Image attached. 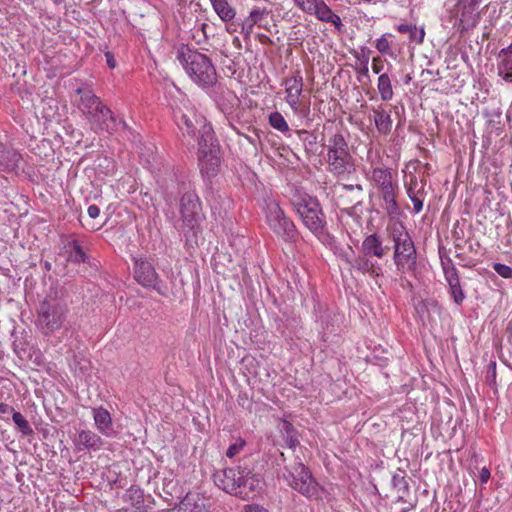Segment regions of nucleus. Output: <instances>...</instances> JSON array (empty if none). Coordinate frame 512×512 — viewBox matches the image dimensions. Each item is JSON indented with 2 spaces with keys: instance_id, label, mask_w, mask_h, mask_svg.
<instances>
[{
  "instance_id": "nucleus-1",
  "label": "nucleus",
  "mask_w": 512,
  "mask_h": 512,
  "mask_svg": "<svg viewBox=\"0 0 512 512\" xmlns=\"http://www.w3.org/2000/svg\"><path fill=\"white\" fill-rule=\"evenodd\" d=\"M173 114L183 137L188 139L187 144H192L195 140L198 141V160L201 172L208 178L216 176L221 164L220 145L214 139L211 125L206 123L203 115L196 112L195 107L188 99L183 98L173 108Z\"/></svg>"
},
{
  "instance_id": "nucleus-23",
  "label": "nucleus",
  "mask_w": 512,
  "mask_h": 512,
  "mask_svg": "<svg viewBox=\"0 0 512 512\" xmlns=\"http://www.w3.org/2000/svg\"><path fill=\"white\" fill-rule=\"evenodd\" d=\"M396 189L397 188H392L380 191V206L391 219H395L400 215V207L396 201Z\"/></svg>"
},
{
  "instance_id": "nucleus-51",
  "label": "nucleus",
  "mask_w": 512,
  "mask_h": 512,
  "mask_svg": "<svg viewBox=\"0 0 512 512\" xmlns=\"http://www.w3.org/2000/svg\"><path fill=\"white\" fill-rule=\"evenodd\" d=\"M244 512H267V510L259 505L253 504V505H246L244 507Z\"/></svg>"
},
{
  "instance_id": "nucleus-34",
  "label": "nucleus",
  "mask_w": 512,
  "mask_h": 512,
  "mask_svg": "<svg viewBox=\"0 0 512 512\" xmlns=\"http://www.w3.org/2000/svg\"><path fill=\"white\" fill-rule=\"evenodd\" d=\"M391 38H393V35L391 33H385L376 40L375 47L381 54L390 56L393 55V52L391 50Z\"/></svg>"
},
{
  "instance_id": "nucleus-47",
  "label": "nucleus",
  "mask_w": 512,
  "mask_h": 512,
  "mask_svg": "<svg viewBox=\"0 0 512 512\" xmlns=\"http://www.w3.org/2000/svg\"><path fill=\"white\" fill-rule=\"evenodd\" d=\"M383 67V60L379 56L372 59V70L375 74H380Z\"/></svg>"
},
{
  "instance_id": "nucleus-49",
  "label": "nucleus",
  "mask_w": 512,
  "mask_h": 512,
  "mask_svg": "<svg viewBox=\"0 0 512 512\" xmlns=\"http://www.w3.org/2000/svg\"><path fill=\"white\" fill-rule=\"evenodd\" d=\"M416 186H417V180L416 179L414 181L411 180L410 185L407 187V195H408L409 198L413 197V195L422 194V190L421 189L415 191V187Z\"/></svg>"
},
{
  "instance_id": "nucleus-37",
  "label": "nucleus",
  "mask_w": 512,
  "mask_h": 512,
  "mask_svg": "<svg viewBox=\"0 0 512 512\" xmlns=\"http://www.w3.org/2000/svg\"><path fill=\"white\" fill-rule=\"evenodd\" d=\"M341 189L353 193L352 201L354 202L353 203L354 206L361 204V202H362L361 197H362V194H363V187H362V185H360V184H355V185H352V184H349V185L348 184H342L341 185Z\"/></svg>"
},
{
  "instance_id": "nucleus-55",
  "label": "nucleus",
  "mask_w": 512,
  "mask_h": 512,
  "mask_svg": "<svg viewBox=\"0 0 512 512\" xmlns=\"http://www.w3.org/2000/svg\"><path fill=\"white\" fill-rule=\"evenodd\" d=\"M359 72L362 76L369 79V69L368 64H361V68L359 69Z\"/></svg>"
},
{
  "instance_id": "nucleus-25",
  "label": "nucleus",
  "mask_w": 512,
  "mask_h": 512,
  "mask_svg": "<svg viewBox=\"0 0 512 512\" xmlns=\"http://www.w3.org/2000/svg\"><path fill=\"white\" fill-rule=\"evenodd\" d=\"M372 181L379 191L398 188L397 184L393 182L391 171L387 168L377 167L373 169Z\"/></svg>"
},
{
  "instance_id": "nucleus-53",
  "label": "nucleus",
  "mask_w": 512,
  "mask_h": 512,
  "mask_svg": "<svg viewBox=\"0 0 512 512\" xmlns=\"http://www.w3.org/2000/svg\"><path fill=\"white\" fill-rule=\"evenodd\" d=\"M479 478H480L481 483H487V481L490 478V471H489V469L486 468V467H483L481 469V471H480Z\"/></svg>"
},
{
  "instance_id": "nucleus-44",
  "label": "nucleus",
  "mask_w": 512,
  "mask_h": 512,
  "mask_svg": "<svg viewBox=\"0 0 512 512\" xmlns=\"http://www.w3.org/2000/svg\"><path fill=\"white\" fill-rule=\"evenodd\" d=\"M425 31L423 28L417 29L416 26H414V29L409 34V38L411 41H415L418 44H421L424 40Z\"/></svg>"
},
{
  "instance_id": "nucleus-11",
  "label": "nucleus",
  "mask_w": 512,
  "mask_h": 512,
  "mask_svg": "<svg viewBox=\"0 0 512 512\" xmlns=\"http://www.w3.org/2000/svg\"><path fill=\"white\" fill-rule=\"evenodd\" d=\"M180 212L184 229L194 231L200 218L198 198L193 193H185L180 200Z\"/></svg>"
},
{
  "instance_id": "nucleus-4",
  "label": "nucleus",
  "mask_w": 512,
  "mask_h": 512,
  "mask_svg": "<svg viewBox=\"0 0 512 512\" xmlns=\"http://www.w3.org/2000/svg\"><path fill=\"white\" fill-rule=\"evenodd\" d=\"M386 231L393 244V262L397 272L414 273L418 254L408 229L403 222L395 221L387 225Z\"/></svg>"
},
{
  "instance_id": "nucleus-40",
  "label": "nucleus",
  "mask_w": 512,
  "mask_h": 512,
  "mask_svg": "<svg viewBox=\"0 0 512 512\" xmlns=\"http://www.w3.org/2000/svg\"><path fill=\"white\" fill-rule=\"evenodd\" d=\"M298 135L300 139L309 146L315 145L317 143V137L313 132H309L307 130H299Z\"/></svg>"
},
{
  "instance_id": "nucleus-22",
  "label": "nucleus",
  "mask_w": 512,
  "mask_h": 512,
  "mask_svg": "<svg viewBox=\"0 0 512 512\" xmlns=\"http://www.w3.org/2000/svg\"><path fill=\"white\" fill-rule=\"evenodd\" d=\"M370 257L364 256H357L354 259L350 260L349 258H346V262L355 270L363 273L368 274L373 278L379 277L382 275V269L379 266H376L374 262H372Z\"/></svg>"
},
{
  "instance_id": "nucleus-41",
  "label": "nucleus",
  "mask_w": 512,
  "mask_h": 512,
  "mask_svg": "<svg viewBox=\"0 0 512 512\" xmlns=\"http://www.w3.org/2000/svg\"><path fill=\"white\" fill-rule=\"evenodd\" d=\"M268 13L265 12L264 10H260V9H253L251 12H250V16H249V21H250V28L257 24V25H261V20L262 18L264 17V15H267Z\"/></svg>"
},
{
  "instance_id": "nucleus-30",
  "label": "nucleus",
  "mask_w": 512,
  "mask_h": 512,
  "mask_svg": "<svg viewBox=\"0 0 512 512\" xmlns=\"http://www.w3.org/2000/svg\"><path fill=\"white\" fill-rule=\"evenodd\" d=\"M66 248L68 249V259L74 263H85L88 260L87 255L83 251L77 240L69 241Z\"/></svg>"
},
{
  "instance_id": "nucleus-21",
  "label": "nucleus",
  "mask_w": 512,
  "mask_h": 512,
  "mask_svg": "<svg viewBox=\"0 0 512 512\" xmlns=\"http://www.w3.org/2000/svg\"><path fill=\"white\" fill-rule=\"evenodd\" d=\"M92 414L97 430L106 437H112L115 431L108 410L103 407H97L92 409Z\"/></svg>"
},
{
  "instance_id": "nucleus-17",
  "label": "nucleus",
  "mask_w": 512,
  "mask_h": 512,
  "mask_svg": "<svg viewBox=\"0 0 512 512\" xmlns=\"http://www.w3.org/2000/svg\"><path fill=\"white\" fill-rule=\"evenodd\" d=\"M23 163L21 154L13 148L0 144V170L17 172Z\"/></svg>"
},
{
  "instance_id": "nucleus-15",
  "label": "nucleus",
  "mask_w": 512,
  "mask_h": 512,
  "mask_svg": "<svg viewBox=\"0 0 512 512\" xmlns=\"http://www.w3.org/2000/svg\"><path fill=\"white\" fill-rule=\"evenodd\" d=\"M389 250L388 246L383 245L381 236L377 233L365 237L361 244V252L366 257L383 258Z\"/></svg>"
},
{
  "instance_id": "nucleus-36",
  "label": "nucleus",
  "mask_w": 512,
  "mask_h": 512,
  "mask_svg": "<svg viewBox=\"0 0 512 512\" xmlns=\"http://www.w3.org/2000/svg\"><path fill=\"white\" fill-rule=\"evenodd\" d=\"M336 320L337 316L332 315L331 313H324L320 316H317V321L320 323L324 334L334 331L333 322Z\"/></svg>"
},
{
  "instance_id": "nucleus-28",
  "label": "nucleus",
  "mask_w": 512,
  "mask_h": 512,
  "mask_svg": "<svg viewBox=\"0 0 512 512\" xmlns=\"http://www.w3.org/2000/svg\"><path fill=\"white\" fill-rule=\"evenodd\" d=\"M374 122L377 130L382 134H388L391 131L392 119L388 112L383 109L374 110Z\"/></svg>"
},
{
  "instance_id": "nucleus-43",
  "label": "nucleus",
  "mask_w": 512,
  "mask_h": 512,
  "mask_svg": "<svg viewBox=\"0 0 512 512\" xmlns=\"http://www.w3.org/2000/svg\"><path fill=\"white\" fill-rule=\"evenodd\" d=\"M486 382L492 386L496 382V362H490L486 371Z\"/></svg>"
},
{
  "instance_id": "nucleus-18",
  "label": "nucleus",
  "mask_w": 512,
  "mask_h": 512,
  "mask_svg": "<svg viewBox=\"0 0 512 512\" xmlns=\"http://www.w3.org/2000/svg\"><path fill=\"white\" fill-rule=\"evenodd\" d=\"M286 86V102L291 108L296 109L299 105V98L303 91V78L299 72L284 81Z\"/></svg>"
},
{
  "instance_id": "nucleus-42",
  "label": "nucleus",
  "mask_w": 512,
  "mask_h": 512,
  "mask_svg": "<svg viewBox=\"0 0 512 512\" xmlns=\"http://www.w3.org/2000/svg\"><path fill=\"white\" fill-rule=\"evenodd\" d=\"M500 58L501 61L497 66L498 74H502L504 72H512V58L506 56Z\"/></svg>"
},
{
  "instance_id": "nucleus-50",
  "label": "nucleus",
  "mask_w": 512,
  "mask_h": 512,
  "mask_svg": "<svg viewBox=\"0 0 512 512\" xmlns=\"http://www.w3.org/2000/svg\"><path fill=\"white\" fill-rule=\"evenodd\" d=\"M87 212H88V215H89V217H90L91 219H95V218H97V217L99 216V214H100V209H99V207H98L97 205H94V204H93V205H90V206L88 207Z\"/></svg>"
},
{
  "instance_id": "nucleus-48",
  "label": "nucleus",
  "mask_w": 512,
  "mask_h": 512,
  "mask_svg": "<svg viewBox=\"0 0 512 512\" xmlns=\"http://www.w3.org/2000/svg\"><path fill=\"white\" fill-rule=\"evenodd\" d=\"M369 54L370 50L367 47H362L360 53L357 55L358 60L361 61V64L369 63Z\"/></svg>"
},
{
  "instance_id": "nucleus-35",
  "label": "nucleus",
  "mask_w": 512,
  "mask_h": 512,
  "mask_svg": "<svg viewBox=\"0 0 512 512\" xmlns=\"http://www.w3.org/2000/svg\"><path fill=\"white\" fill-rule=\"evenodd\" d=\"M12 420L22 434L31 435L33 433L29 422L20 412H14L12 415Z\"/></svg>"
},
{
  "instance_id": "nucleus-24",
  "label": "nucleus",
  "mask_w": 512,
  "mask_h": 512,
  "mask_svg": "<svg viewBox=\"0 0 512 512\" xmlns=\"http://www.w3.org/2000/svg\"><path fill=\"white\" fill-rule=\"evenodd\" d=\"M182 491L179 482L174 477H165L162 482V493L160 496L169 504L176 505L175 500L180 499Z\"/></svg>"
},
{
  "instance_id": "nucleus-31",
  "label": "nucleus",
  "mask_w": 512,
  "mask_h": 512,
  "mask_svg": "<svg viewBox=\"0 0 512 512\" xmlns=\"http://www.w3.org/2000/svg\"><path fill=\"white\" fill-rule=\"evenodd\" d=\"M229 441V446L226 449V457L234 458L246 451L247 442L244 438L231 436Z\"/></svg>"
},
{
  "instance_id": "nucleus-29",
  "label": "nucleus",
  "mask_w": 512,
  "mask_h": 512,
  "mask_svg": "<svg viewBox=\"0 0 512 512\" xmlns=\"http://www.w3.org/2000/svg\"><path fill=\"white\" fill-rule=\"evenodd\" d=\"M377 88L383 101H389L393 98L394 93L391 79L387 73L380 74L378 77Z\"/></svg>"
},
{
  "instance_id": "nucleus-32",
  "label": "nucleus",
  "mask_w": 512,
  "mask_h": 512,
  "mask_svg": "<svg viewBox=\"0 0 512 512\" xmlns=\"http://www.w3.org/2000/svg\"><path fill=\"white\" fill-rule=\"evenodd\" d=\"M124 500L135 507L141 505L144 502L143 490L139 486L132 485L126 490Z\"/></svg>"
},
{
  "instance_id": "nucleus-9",
  "label": "nucleus",
  "mask_w": 512,
  "mask_h": 512,
  "mask_svg": "<svg viewBox=\"0 0 512 512\" xmlns=\"http://www.w3.org/2000/svg\"><path fill=\"white\" fill-rule=\"evenodd\" d=\"M264 212L269 228L284 241H295L298 231L293 221L287 217L277 200L272 197L264 199Z\"/></svg>"
},
{
  "instance_id": "nucleus-2",
  "label": "nucleus",
  "mask_w": 512,
  "mask_h": 512,
  "mask_svg": "<svg viewBox=\"0 0 512 512\" xmlns=\"http://www.w3.org/2000/svg\"><path fill=\"white\" fill-rule=\"evenodd\" d=\"M76 93L80 95L78 108L85 115L93 131L113 133L120 126L126 127L125 121L117 120L110 108L91 90L77 88Z\"/></svg>"
},
{
  "instance_id": "nucleus-13",
  "label": "nucleus",
  "mask_w": 512,
  "mask_h": 512,
  "mask_svg": "<svg viewBox=\"0 0 512 512\" xmlns=\"http://www.w3.org/2000/svg\"><path fill=\"white\" fill-rule=\"evenodd\" d=\"M442 267L445 279L449 285V293L453 298L454 302L457 305H461L464 302L466 295L460 285L458 270L454 266L452 260L449 258L447 259V261H442Z\"/></svg>"
},
{
  "instance_id": "nucleus-57",
  "label": "nucleus",
  "mask_w": 512,
  "mask_h": 512,
  "mask_svg": "<svg viewBox=\"0 0 512 512\" xmlns=\"http://www.w3.org/2000/svg\"><path fill=\"white\" fill-rule=\"evenodd\" d=\"M502 79L506 82H512V72H504L502 74H498Z\"/></svg>"
},
{
  "instance_id": "nucleus-58",
  "label": "nucleus",
  "mask_w": 512,
  "mask_h": 512,
  "mask_svg": "<svg viewBox=\"0 0 512 512\" xmlns=\"http://www.w3.org/2000/svg\"><path fill=\"white\" fill-rule=\"evenodd\" d=\"M45 268L47 270H50L51 269V264L49 262H45Z\"/></svg>"
},
{
  "instance_id": "nucleus-8",
  "label": "nucleus",
  "mask_w": 512,
  "mask_h": 512,
  "mask_svg": "<svg viewBox=\"0 0 512 512\" xmlns=\"http://www.w3.org/2000/svg\"><path fill=\"white\" fill-rule=\"evenodd\" d=\"M67 313L68 307L64 300L49 294L39 303L35 324L43 335H52L63 327Z\"/></svg>"
},
{
  "instance_id": "nucleus-6",
  "label": "nucleus",
  "mask_w": 512,
  "mask_h": 512,
  "mask_svg": "<svg viewBox=\"0 0 512 512\" xmlns=\"http://www.w3.org/2000/svg\"><path fill=\"white\" fill-rule=\"evenodd\" d=\"M326 149V169L329 173L339 179H347L356 171L354 158L350 153L348 143L340 132L332 134L327 143L323 144Z\"/></svg>"
},
{
  "instance_id": "nucleus-26",
  "label": "nucleus",
  "mask_w": 512,
  "mask_h": 512,
  "mask_svg": "<svg viewBox=\"0 0 512 512\" xmlns=\"http://www.w3.org/2000/svg\"><path fill=\"white\" fill-rule=\"evenodd\" d=\"M392 487L398 493V502L406 503V496L409 494V484L403 471L394 473L391 479Z\"/></svg>"
},
{
  "instance_id": "nucleus-12",
  "label": "nucleus",
  "mask_w": 512,
  "mask_h": 512,
  "mask_svg": "<svg viewBox=\"0 0 512 512\" xmlns=\"http://www.w3.org/2000/svg\"><path fill=\"white\" fill-rule=\"evenodd\" d=\"M232 474V484L226 482V493L233 494L243 500L253 499L255 497V488L258 486V481L253 477L245 478L243 473H238L239 476L235 478L236 474L233 470H229Z\"/></svg>"
},
{
  "instance_id": "nucleus-10",
  "label": "nucleus",
  "mask_w": 512,
  "mask_h": 512,
  "mask_svg": "<svg viewBox=\"0 0 512 512\" xmlns=\"http://www.w3.org/2000/svg\"><path fill=\"white\" fill-rule=\"evenodd\" d=\"M134 278L144 288L155 290L161 295L165 294L166 288L150 262L136 260Z\"/></svg>"
},
{
  "instance_id": "nucleus-20",
  "label": "nucleus",
  "mask_w": 512,
  "mask_h": 512,
  "mask_svg": "<svg viewBox=\"0 0 512 512\" xmlns=\"http://www.w3.org/2000/svg\"><path fill=\"white\" fill-rule=\"evenodd\" d=\"M311 15H314L321 22L331 23L337 31H341L343 28L341 18L323 0H318Z\"/></svg>"
},
{
  "instance_id": "nucleus-39",
  "label": "nucleus",
  "mask_w": 512,
  "mask_h": 512,
  "mask_svg": "<svg viewBox=\"0 0 512 512\" xmlns=\"http://www.w3.org/2000/svg\"><path fill=\"white\" fill-rule=\"evenodd\" d=\"M296 6L307 14H312V10L318 0H294Z\"/></svg>"
},
{
  "instance_id": "nucleus-7",
  "label": "nucleus",
  "mask_w": 512,
  "mask_h": 512,
  "mask_svg": "<svg viewBox=\"0 0 512 512\" xmlns=\"http://www.w3.org/2000/svg\"><path fill=\"white\" fill-rule=\"evenodd\" d=\"M177 58L195 83L201 86H210L215 83V68L205 54L188 45H182L178 49Z\"/></svg>"
},
{
  "instance_id": "nucleus-19",
  "label": "nucleus",
  "mask_w": 512,
  "mask_h": 512,
  "mask_svg": "<svg viewBox=\"0 0 512 512\" xmlns=\"http://www.w3.org/2000/svg\"><path fill=\"white\" fill-rule=\"evenodd\" d=\"M176 512H208L206 499L198 493L188 492L178 504Z\"/></svg>"
},
{
  "instance_id": "nucleus-45",
  "label": "nucleus",
  "mask_w": 512,
  "mask_h": 512,
  "mask_svg": "<svg viewBox=\"0 0 512 512\" xmlns=\"http://www.w3.org/2000/svg\"><path fill=\"white\" fill-rule=\"evenodd\" d=\"M212 6L219 16V18L224 21V0H210Z\"/></svg>"
},
{
  "instance_id": "nucleus-59",
  "label": "nucleus",
  "mask_w": 512,
  "mask_h": 512,
  "mask_svg": "<svg viewBox=\"0 0 512 512\" xmlns=\"http://www.w3.org/2000/svg\"><path fill=\"white\" fill-rule=\"evenodd\" d=\"M225 477H226V479L230 478V475H228V473L226 472Z\"/></svg>"
},
{
  "instance_id": "nucleus-27",
  "label": "nucleus",
  "mask_w": 512,
  "mask_h": 512,
  "mask_svg": "<svg viewBox=\"0 0 512 512\" xmlns=\"http://www.w3.org/2000/svg\"><path fill=\"white\" fill-rule=\"evenodd\" d=\"M278 428L284 437L286 445L291 449H295L299 445V440L294 426L287 420H282Z\"/></svg>"
},
{
  "instance_id": "nucleus-33",
  "label": "nucleus",
  "mask_w": 512,
  "mask_h": 512,
  "mask_svg": "<svg viewBox=\"0 0 512 512\" xmlns=\"http://www.w3.org/2000/svg\"><path fill=\"white\" fill-rule=\"evenodd\" d=\"M269 124L281 133L287 134L290 132L289 125L283 115L278 112H272L269 115Z\"/></svg>"
},
{
  "instance_id": "nucleus-46",
  "label": "nucleus",
  "mask_w": 512,
  "mask_h": 512,
  "mask_svg": "<svg viewBox=\"0 0 512 512\" xmlns=\"http://www.w3.org/2000/svg\"><path fill=\"white\" fill-rule=\"evenodd\" d=\"M413 203V210L416 214H418L423 208V199L421 194L413 195V197L409 198Z\"/></svg>"
},
{
  "instance_id": "nucleus-3",
  "label": "nucleus",
  "mask_w": 512,
  "mask_h": 512,
  "mask_svg": "<svg viewBox=\"0 0 512 512\" xmlns=\"http://www.w3.org/2000/svg\"><path fill=\"white\" fill-rule=\"evenodd\" d=\"M291 204L303 225L323 244L331 242L327 230V221L319 201L309 194L296 190L291 197Z\"/></svg>"
},
{
  "instance_id": "nucleus-38",
  "label": "nucleus",
  "mask_w": 512,
  "mask_h": 512,
  "mask_svg": "<svg viewBox=\"0 0 512 512\" xmlns=\"http://www.w3.org/2000/svg\"><path fill=\"white\" fill-rule=\"evenodd\" d=\"M494 271L505 279H512V268L502 263L493 264Z\"/></svg>"
},
{
  "instance_id": "nucleus-14",
  "label": "nucleus",
  "mask_w": 512,
  "mask_h": 512,
  "mask_svg": "<svg viewBox=\"0 0 512 512\" xmlns=\"http://www.w3.org/2000/svg\"><path fill=\"white\" fill-rule=\"evenodd\" d=\"M481 2L482 0H458L457 13L459 27H461L462 30H467L476 25L478 19L476 10Z\"/></svg>"
},
{
  "instance_id": "nucleus-60",
  "label": "nucleus",
  "mask_w": 512,
  "mask_h": 512,
  "mask_svg": "<svg viewBox=\"0 0 512 512\" xmlns=\"http://www.w3.org/2000/svg\"><path fill=\"white\" fill-rule=\"evenodd\" d=\"M137 512H147V511H145V510H140V511H137Z\"/></svg>"
},
{
  "instance_id": "nucleus-5",
  "label": "nucleus",
  "mask_w": 512,
  "mask_h": 512,
  "mask_svg": "<svg viewBox=\"0 0 512 512\" xmlns=\"http://www.w3.org/2000/svg\"><path fill=\"white\" fill-rule=\"evenodd\" d=\"M283 476L291 488L298 491L308 500L316 501L321 505L332 504L334 500L333 488L330 487L328 489L320 486L309 469L301 461L296 462L291 467H286Z\"/></svg>"
},
{
  "instance_id": "nucleus-16",
  "label": "nucleus",
  "mask_w": 512,
  "mask_h": 512,
  "mask_svg": "<svg viewBox=\"0 0 512 512\" xmlns=\"http://www.w3.org/2000/svg\"><path fill=\"white\" fill-rule=\"evenodd\" d=\"M73 443L77 450L98 451L103 446L102 438L91 430H81L73 439Z\"/></svg>"
},
{
  "instance_id": "nucleus-54",
  "label": "nucleus",
  "mask_w": 512,
  "mask_h": 512,
  "mask_svg": "<svg viewBox=\"0 0 512 512\" xmlns=\"http://www.w3.org/2000/svg\"><path fill=\"white\" fill-rule=\"evenodd\" d=\"M105 57H106V63L108 65V67L110 69H114L116 67V61L114 59L113 54L111 52H106Z\"/></svg>"
},
{
  "instance_id": "nucleus-56",
  "label": "nucleus",
  "mask_w": 512,
  "mask_h": 512,
  "mask_svg": "<svg viewBox=\"0 0 512 512\" xmlns=\"http://www.w3.org/2000/svg\"><path fill=\"white\" fill-rule=\"evenodd\" d=\"M235 11L226 5V21L234 18Z\"/></svg>"
},
{
  "instance_id": "nucleus-52",
  "label": "nucleus",
  "mask_w": 512,
  "mask_h": 512,
  "mask_svg": "<svg viewBox=\"0 0 512 512\" xmlns=\"http://www.w3.org/2000/svg\"><path fill=\"white\" fill-rule=\"evenodd\" d=\"M413 29H414V26L409 25V24H399L397 26V31L402 34H405V33L410 34V32H412Z\"/></svg>"
}]
</instances>
